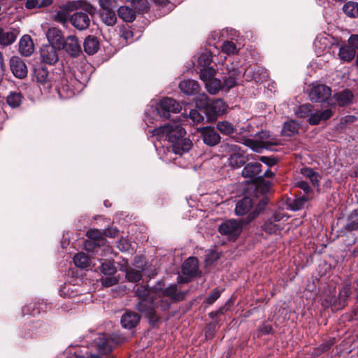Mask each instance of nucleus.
<instances>
[{
  "label": "nucleus",
  "instance_id": "nucleus-1",
  "mask_svg": "<svg viewBox=\"0 0 358 358\" xmlns=\"http://www.w3.org/2000/svg\"><path fill=\"white\" fill-rule=\"evenodd\" d=\"M152 136H157L159 141L165 140L172 145L167 148L169 152L181 155L188 152L192 146V141L185 138V130L178 122H173L164 127L156 128L152 131Z\"/></svg>",
  "mask_w": 358,
  "mask_h": 358
},
{
  "label": "nucleus",
  "instance_id": "nucleus-2",
  "mask_svg": "<svg viewBox=\"0 0 358 358\" xmlns=\"http://www.w3.org/2000/svg\"><path fill=\"white\" fill-rule=\"evenodd\" d=\"M279 139L271 135L267 131H262L254 138H248L245 145L257 152H261L263 149H269L271 145L279 144Z\"/></svg>",
  "mask_w": 358,
  "mask_h": 358
},
{
  "label": "nucleus",
  "instance_id": "nucleus-3",
  "mask_svg": "<svg viewBox=\"0 0 358 358\" xmlns=\"http://www.w3.org/2000/svg\"><path fill=\"white\" fill-rule=\"evenodd\" d=\"M216 71L213 68H204L200 69V78L204 83L206 90L210 94H216L223 90V83L215 78Z\"/></svg>",
  "mask_w": 358,
  "mask_h": 358
},
{
  "label": "nucleus",
  "instance_id": "nucleus-4",
  "mask_svg": "<svg viewBox=\"0 0 358 358\" xmlns=\"http://www.w3.org/2000/svg\"><path fill=\"white\" fill-rule=\"evenodd\" d=\"M181 106L178 102L172 98L165 97L159 102L156 110L159 115L164 118L170 117V113H178Z\"/></svg>",
  "mask_w": 358,
  "mask_h": 358
},
{
  "label": "nucleus",
  "instance_id": "nucleus-5",
  "mask_svg": "<svg viewBox=\"0 0 358 358\" xmlns=\"http://www.w3.org/2000/svg\"><path fill=\"white\" fill-rule=\"evenodd\" d=\"M281 213H274L271 217L265 221L262 229L269 234H277L285 228V222L287 217Z\"/></svg>",
  "mask_w": 358,
  "mask_h": 358
},
{
  "label": "nucleus",
  "instance_id": "nucleus-6",
  "mask_svg": "<svg viewBox=\"0 0 358 358\" xmlns=\"http://www.w3.org/2000/svg\"><path fill=\"white\" fill-rule=\"evenodd\" d=\"M242 229V222L236 220H227L219 227L220 233L229 239H236L241 234Z\"/></svg>",
  "mask_w": 358,
  "mask_h": 358
},
{
  "label": "nucleus",
  "instance_id": "nucleus-7",
  "mask_svg": "<svg viewBox=\"0 0 358 358\" xmlns=\"http://www.w3.org/2000/svg\"><path fill=\"white\" fill-rule=\"evenodd\" d=\"M199 271L198 259L189 257L182 264V272L185 277H178V282H187L190 278L196 276Z\"/></svg>",
  "mask_w": 358,
  "mask_h": 358
},
{
  "label": "nucleus",
  "instance_id": "nucleus-8",
  "mask_svg": "<svg viewBox=\"0 0 358 358\" xmlns=\"http://www.w3.org/2000/svg\"><path fill=\"white\" fill-rule=\"evenodd\" d=\"M331 94V88L322 84L313 85L310 90L309 97L312 101L324 102L329 99Z\"/></svg>",
  "mask_w": 358,
  "mask_h": 358
},
{
  "label": "nucleus",
  "instance_id": "nucleus-9",
  "mask_svg": "<svg viewBox=\"0 0 358 358\" xmlns=\"http://www.w3.org/2000/svg\"><path fill=\"white\" fill-rule=\"evenodd\" d=\"M134 261L138 269L129 268L126 271V278L131 282H138L142 278V272L145 270L143 261L141 257H135Z\"/></svg>",
  "mask_w": 358,
  "mask_h": 358
},
{
  "label": "nucleus",
  "instance_id": "nucleus-10",
  "mask_svg": "<svg viewBox=\"0 0 358 358\" xmlns=\"http://www.w3.org/2000/svg\"><path fill=\"white\" fill-rule=\"evenodd\" d=\"M157 301L152 299V296L142 299L138 303L136 308L143 314L149 317H152L155 313Z\"/></svg>",
  "mask_w": 358,
  "mask_h": 358
},
{
  "label": "nucleus",
  "instance_id": "nucleus-11",
  "mask_svg": "<svg viewBox=\"0 0 358 358\" xmlns=\"http://www.w3.org/2000/svg\"><path fill=\"white\" fill-rule=\"evenodd\" d=\"M42 61L50 65L55 64L58 61V54L52 45H43L41 48Z\"/></svg>",
  "mask_w": 358,
  "mask_h": 358
},
{
  "label": "nucleus",
  "instance_id": "nucleus-12",
  "mask_svg": "<svg viewBox=\"0 0 358 358\" xmlns=\"http://www.w3.org/2000/svg\"><path fill=\"white\" fill-rule=\"evenodd\" d=\"M65 51L71 56L76 57L81 52V46L75 36H68L62 44Z\"/></svg>",
  "mask_w": 358,
  "mask_h": 358
},
{
  "label": "nucleus",
  "instance_id": "nucleus-13",
  "mask_svg": "<svg viewBox=\"0 0 358 358\" xmlns=\"http://www.w3.org/2000/svg\"><path fill=\"white\" fill-rule=\"evenodd\" d=\"M70 21L76 29L80 31L86 29L90 24L88 15L82 11L73 13L70 18Z\"/></svg>",
  "mask_w": 358,
  "mask_h": 358
},
{
  "label": "nucleus",
  "instance_id": "nucleus-14",
  "mask_svg": "<svg viewBox=\"0 0 358 358\" xmlns=\"http://www.w3.org/2000/svg\"><path fill=\"white\" fill-rule=\"evenodd\" d=\"M10 69L13 75L18 78H23L27 76V69L24 62L18 57H12L10 60Z\"/></svg>",
  "mask_w": 358,
  "mask_h": 358
},
{
  "label": "nucleus",
  "instance_id": "nucleus-15",
  "mask_svg": "<svg viewBox=\"0 0 358 358\" xmlns=\"http://www.w3.org/2000/svg\"><path fill=\"white\" fill-rule=\"evenodd\" d=\"M227 110L226 103L221 99H217L210 101L209 106L207 108L206 115L209 118H213L216 116L222 115Z\"/></svg>",
  "mask_w": 358,
  "mask_h": 358
},
{
  "label": "nucleus",
  "instance_id": "nucleus-16",
  "mask_svg": "<svg viewBox=\"0 0 358 358\" xmlns=\"http://www.w3.org/2000/svg\"><path fill=\"white\" fill-rule=\"evenodd\" d=\"M202 139L206 145L214 146L220 141V134L211 127H203L201 129Z\"/></svg>",
  "mask_w": 358,
  "mask_h": 358
},
{
  "label": "nucleus",
  "instance_id": "nucleus-17",
  "mask_svg": "<svg viewBox=\"0 0 358 358\" xmlns=\"http://www.w3.org/2000/svg\"><path fill=\"white\" fill-rule=\"evenodd\" d=\"M241 75V71L237 69H228L227 73L223 77L224 90L228 91L235 87Z\"/></svg>",
  "mask_w": 358,
  "mask_h": 358
},
{
  "label": "nucleus",
  "instance_id": "nucleus-18",
  "mask_svg": "<svg viewBox=\"0 0 358 358\" xmlns=\"http://www.w3.org/2000/svg\"><path fill=\"white\" fill-rule=\"evenodd\" d=\"M179 88L182 92L187 95H194L199 92L200 86L194 80H184L179 83Z\"/></svg>",
  "mask_w": 358,
  "mask_h": 358
},
{
  "label": "nucleus",
  "instance_id": "nucleus-19",
  "mask_svg": "<svg viewBox=\"0 0 358 358\" xmlns=\"http://www.w3.org/2000/svg\"><path fill=\"white\" fill-rule=\"evenodd\" d=\"M34 50V43L29 35L23 36L19 42V51L24 57L30 56Z\"/></svg>",
  "mask_w": 358,
  "mask_h": 358
},
{
  "label": "nucleus",
  "instance_id": "nucleus-20",
  "mask_svg": "<svg viewBox=\"0 0 358 358\" xmlns=\"http://www.w3.org/2000/svg\"><path fill=\"white\" fill-rule=\"evenodd\" d=\"M140 316L136 313L127 311L121 318L122 327L125 329H132L139 322Z\"/></svg>",
  "mask_w": 358,
  "mask_h": 358
},
{
  "label": "nucleus",
  "instance_id": "nucleus-21",
  "mask_svg": "<svg viewBox=\"0 0 358 358\" xmlns=\"http://www.w3.org/2000/svg\"><path fill=\"white\" fill-rule=\"evenodd\" d=\"M95 342L101 354L106 355L112 350L111 341L106 334H99Z\"/></svg>",
  "mask_w": 358,
  "mask_h": 358
},
{
  "label": "nucleus",
  "instance_id": "nucleus-22",
  "mask_svg": "<svg viewBox=\"0 0 358 358\" xmlns=\"http://www.w3.org/2000/svg\"><path fill=\"white\" fill-rule=\"evenodd\" d=\"M332 115V112L330 109H326L323 111L316 110L311 112L308 119V122L312 125L318 124L322 121H325L329 119Z\"/></svg>",
  "mask_w": 358,
  "mask_h": 358
},
{
  "label": "nucleus",
  "instance_id": "nucleus-23",
  "mask_svg": "<svg viewBox=\"0 0 358 358\" xmlns=\"http://www.w3.org/2000/svg\"><path fill=\"white\" fill-rule=\"evenodd\" d=\"M350 294V286L346 285L343 286L341 289H340L338 299L335 298L334 300H331L330 303L333 306H336L338 304V308L343 307Z\"/></svg>",
  "mask_w": 358,
  "mask_h": 358
},
{
  "label": "nucleus",
  "instance_id": "nucleus-24",
  "mask_svg": "<svg viewBox=\"0 0 358 358\" xmlns=\"http://www.w3.org/2000/svg\"><path fill=\"white\" fill-rule=\"evenodd\" d=\"M261 167V164L258 162L250 163L243 168L242 175L245 178H255L260 173Z\"/></svg>",
  "mask_w": 358,
  "mask_h": 358
},
{
  "label": "nucleus",
  "instance_id": "nucleus-25",
  "mask_svg": "<svg viewBox=\"0 0 358 358\" xmlns=\"http://www.w3.org/2000/svg\"><path fill=\"white\" fill-rule=\"evenodd\" d=\"M47 38L50 43V45H62L63 40L62 31L57 28H50L46 34Z\"/></svg>",
  "mask_w": 358,
  "mask_h": 358
},
{
  "label": "nucleus",
  "instance_id": "nucleus-26",
  "mask_svg": "<svg viewBox=\"0 0 358 358\" xmlns=\"http://www.w3.org/2000/svg\"><path fill=\"white\" fill-rule=\"evenodd\" d=\"M84 50L88 55H93L99 48V43L94 36H87L83 43Z\"/></svg>",
  "mask_w": 358,
  "mask_h": 358
},
{
  "label": "nucleus",
  "instance_id": "nucleus-27",
  "mask_svg": "<svg viewBox=\"0 0 358 358\" xmlns=\"http://www.w3.org/2000/svg\"><path fill=\"white\" fill-rule=\"evenodd\" d=\"M252 206V200L250 197H244L236 206L235 211L237 215L246 214Z\"/></svg>",
  "mask_w": 358,
  "mask_h": 358
},
{
  "label": "nucleus",
  "instance_id": "nucleus-28",
  "mask_svg": "<svg viewBox=\"0 0 358 358\" xmlns=\"http://www.w3.org/2000/svg\"><path fill=\"white\" fill-rule=\"evenodd\" d=\"M164 295L167 296L171 300L173 301H181L185 297V292L178 290L176 285H172L166 288L164 292Z\"/></svg>",
  "mask_w": 358,
  "mask_h": 358
},
{
  "label": "nucleus",
  "instance_id": "nucleus-29",
  "mask_svg": "<svg viewBox=\"0 0 358 358\" xmlns=\"http://www.w3.org/2000/svg\"><path fill=\"white\" fill-rule=\"evenodd\" d=\"M299 127L300 125L296 121H288L284 124L282 129V134L284 136H292L298 132Z\"/></svg>",
  "mask_w": 358,
  "mask_h": 358
},
{
  "label": "nucleus",
  "instance_id": "nucleus-30",
  "mask_svg": "<svg viewBox=\"0 0 358 358\" xmlns=\"http://www.w3.org/2000/svg\"><path fill=\"white\" fill-rule=\"evenodd\" d=\"M301 173L303 176L308 178L310 180L313 186H319V182L321 178L318 173L314 171L313 169L308 167L301 169Z\"/></svg>",
  "mask_w": 358,
  "mask_h": 358
},
{
  "label": "nucleus",
  "instance_id": "nucleus-31",
  "mask_svg": "<svg viewBox=\"0 0 358 358\" xmlns=\"http://www.w3.org/2000/svg\"><path fill=\"white\" fill-rule=\"evenodd\" d=\"M118 15L124 21L132 22L136 17V12L128 6H120L118 9Z\"/></svg>",
  "mask_w": 358,
  "mask_h": 358
},
{
  "label": "nucleus",
  "instance_id": "nucleus-32",
  "mask_svg": "<svg viewBox=\"0 0 358 358\" xmlns=\"http://www.w3.org/2000/svg\"><path fill=\"white\" fill-rule=\"evenodd\" d=\"M355 52L350 45H344L341 47L338 52V55L341 59L345 62H350L355 57Z\"/></svg>",
  "mask_w": 358,
  "mask_h": 358
},
{
  "label": "nucleus",
  "instance_id": "nucleus-33",
  "mask_svg": "<svg viewBox=\"0 0 358 358\" xmlns=\"http://www.w3.org/2000/svg\"><path fill=\"white\" fill-rule=\"evenodd\" d=\"M334 97L340 106H345L351 102L353 95L349 90H344L334 94Z\"/></svg>",
  "mask_w": 358,
  "mask_h": 358
},
{
  "label": "nucleus",
  "instance_id": "nucleus-34",
  "mask_svg": "<svg viewBox=\"0 0 358 358\" xmlns=\"http://www.w3.org/2000/svg\"><path fill=\"white\" fill-rule=\"evenodd\" d=\"M73 262L77 267L86 268L90 265V259L85 253L80 252L74 256Z\"/></svg>",
  "mask_w": 358,
  "mask_h": 358
},
{
  "label": "nucleus",
  "instance_id": "nucleus-35",
  "mask_svg": "<svg viewBox=\"0 0 358 358\" xmlns=\"http://www.w3.org/2000/svg\"><path fill=\"white\" fill-rule=\"evenodd\" d=\"M16 34L13 31H4L0 29V45L6 46L13 43L16 39Z\"/></svg>",
  "mask_w": 358,
  "mask_h": 358
},
{
  "label": "nucleus",
  "instance_id": "nucleus-36",
  "mask_svg": "<svg viewBox=\"0 0 358 358\" xmlns=\"http://www.w3.org/2000/svg\"><path fill=\"white\" fill-rule=\"evenodd\" d=\"M343 12L350 17H358V3L355 1H348L343 7Z\"/></svg>",
  "mask_w": 358,
  "mask_h": 358
},
{
  "label": "nucleus",
  "instance_id": "nucleus-37",
  "mask_svg": "<svg viewBox=\"0 0 358 358\" xmlns=\"http://www.w3.org/2000/svg\"><path fill=\"white\" fill-rule=\"evenodd\" d=\"M244 163V155L241 152L231 155L229 157V165L234 169L241 167Z\"/></svg>",
  "mask_w": 358,
  "mask_h": 358
},
{
  "label": "nucleus",
  "instance_id": "nucleus-38",
  "mask_svg": "<svg viewBox=\"0 0 358 358\" xmlns=\"http://www.w3.org/2000/svg\"><path fill=\"white\" fill-rule=\"evenodd\" d=\"M57 90L61 96H63L62 94V92L66 93V94L64 95V98H68L75 94V90L71 83L68 84L67 80H62V87L61 88H58Z\"/></svg>",
  "mask_w": 358,
  "mask_h": 358
},
{
  "label": "nucleus",
  "instance_id": "nucleus-39",
  "mask_svg": "<svg viewBox=\"0 0 358 358\" xmlns=\"http://www.w3.org/2000/svg\"><path fill=\"white\" fill-rule=\"evenodd\" d=\"M217 129L224 135H229L235 131L233 124L226 120L218 122Z\"/></svg>",
  "mask_w": 358,
  "mask_h": 358
},
{
  "label": "nucleus",
  "instance_id": "nucleus-40",
  "mask_svg": "<svg viewBox=\"0 0 358 358\" xmlns=\"http://www.w3.org/2000/svg\"><path fill=\"white\" fill-rule=\"evenodd\" d=\"M103 22L109 26H112L115 24L117 21V17L115 10H103L101 14Z\"/></svg>",
  "mask_w": 358,
  "mask_h": 358
},
{
  "label": "nucleus",
  "instance_id": "nucleus-41",
  "mask_svg": "<svg viewBox=\"0 0 358 358\" xmlns=\"http://www.w3.org/2000/svg\"><path fill=\"white\" fill-rule=\"evenodd\" d=\"M195 103L197 108H203L205 113H206L207 108L209 106L210 101L206 94L202 93L195 98Z\"/></svg>",
  "mask_w": 358,
  "mask_h": 358
},
{
  "label": "nucleus",
  "instance_id": "nucleus-42",
  "mask_svg": "<svg viewBox=\"0 0 358 358\" xmlns=\"http://www.w3.org/2000/svg\"><path fill=\"white\" fill-rule=\"evenodd\" d=\"M22 99V96L20 93L13 92L7 96V103L12 108H15L20 105Z\"/></svg>",
  "mask_w": 358,
  "mask_h": 358
},
{
  "label": "nucleus",
  "instance_id": "nucleus-43",
  "mask_svg": "<svg viewBox=\"0 0 358 358\" xmlns=\"http://www.w3.org/2000/svg\"><path fill=\"white\" fill-rule=\"evenodd\" d=\"M198 64L201 69L210 68L209 65L212 62V55L208 52H203L198 57Z\"/></svg>",
  "mask_w": 358,
  "mask_h": 358
},
{
  "label": "nucleus",
  "instance_id": "nucleus-44",
  "mask_svg": "<svg viewBox=\"0 0 358 358\" xmlns=\"http://www.w3.org/2000/svg\"><path fill=\"white\" fill-rule=\"evenodd\" d=\"M59 294L64 297H74L76 293L74 292L73 286L70 284H64L59 289Z\"/></svg>",
  "mask_w": 358,
  "mask_h": 358
},
{
  "label": "nucleus",
  "instance_id": "nucleus-45",
  "mask_svg": "<svg viewBox=\"0 0 358 358\" xmlns=\"http://www.w3.org/2000/svg\"><path fill=\"white\" fill-rule=\"evenodd\" d=\"M221 148H222V150L228 153L229 156L241 152V149L238 145L229 142L223 143Z\"/></svg>",
  "mask_w": 358,
  "mask_h": 358
},
{
  "label": "nucleus",
  "instance_id": "nucleus-46",
  "mask_svg": "<svg viewBox=\"0 0 358 358\" xmlns=\"http://www.w3.org/2000/svg\"><path fill=\"white\" fill-rule=\"evenodd\" d=\"M101 272L106 275H111L116 272V268L111 262H105L100 267Z\"/></svg>",
  "mask_w": 358,
  "mask_h": 358
},
{
  "label": "nucleus",
  "instance_id": "nucleus-47",
  "mask_svg": "<svg viewBox=\"0 0 358 358\" xmlns=\"http://www.w3.org/2000/svg\"><path fill=\"white\" fill-rule=\"evenodd\" d=\"M312 112V106L310 104H303L299 107L296 111V115L299 117H310Z\"/></svg>",
  "mask_w": 358,
  "mask_h": 358
},
{
  "label": "nucleus",
  "instance_id": "nucleus-48",
  "mask_svg": "<svg viewBox=\"0 0 358 358\" xmlns=\"http://www.w3.org/2000/svg\"><path fill=\"white\" fill-rule=\"evenodd\" d=\"M308 197L306 196H302L295 199L291 203V208L293 210H298L302 208L308 202Z\"/></svg>",
  "mask_w": 358,
  "mask_h": 358
},
{
  "label": "nucleus",
  "instance_id": "nucleus-49",
  "mask_svg": "<svg viewBox=\"0 0 358 358\" xmlns=\"http://www.w3.org/2000/svg\"><path fill=\"white\" fill-rule=\"evenodd\" d=\"M135 294L138 297L139 301L152 296L151 292L145 285L138 286L135 290Z\"/></svg>",
  "mask_w": 358,
  "mask_h": 358
},
{
  "label": "nucleus",
  "instance_id": "nucleus-50",
  "mask_svg": "<svg viewBox=\"0 0 358 358\" xmlns=\"http://www.w3.org/2000/svg\"><path fill=\"white\" fill-rule=\"evenodd\" d=\"M222 51L227 55L235 54L237 52V48L234 43L231 41H225L222 44Z\"/></svg>",
  "mask_w": 358,
  "mask_h": 358
},
{
  "label": "nucleus",
  "instance_id": "nucleus-51",
  "mask_svg": "<svg viewBox=\"0 0 358 358\" xmlns=\"http://www.w3.org/2000/svg\"><path fill=\"white\" fill-rule=\"evenodd\" d=\"M99 4L103 10H115L117 6L115 0H100Z\"/></svg>",
  "mask_w": 358,
  "mask_h": 358
},
{
  "label": "nucleus",
  "instance_id": "nucleus-52",
  "mask_svg": "<svg viewBox=\"0 0 358 358\" xmlns=\"http://www.w3.org/2000/svg\"><path fill=\"white\" fill-rule=\"evenodd\" d=\"M189 117L194 123H200L204 120L203 116L197 110H191L189 114Z\"/></svg>",
  "mask_w": 358,
  "mask_h": 358
},
{
  "label": "nucleus",
  "instance_id": "nucleus-53",
  "mask_svg": "<svg viewBox=\"0 0 358 358\" xmlns=\"http://www.w3.org/2000/svg\"><path fill=\"white\" fill-rule=\"evenodd\" d=\"M103 232L99 229H90L87 232V236L92 240H99L103 238Z\"/></svg>",
  "mask_w": 358,
  "mask_h": 358
},
{
  "label": "nucleus",
  "instance_id": "nucleus-54",
  "mask_svg": "<svg viewBox=\"0 0 358 358\" xmlns=\"http://www.w3.org/2000/svg\"><path fill=\"white\" fill-rule=\"evenodd\" d=\"M221 291L215 289L207 297L206 303L209 305L213 303L220 296Z\"/></svg>",
  "mask_w": 358,
  "mask_h": 358
},
{
  "label": "nucleus",
  "instance_id": "nucleus-55",
  "mask_svg": "<svg viewBox=\"0 0 358 358\" xmlns=\"http://www.w3.org/2000/svg\"><path fill=\"white\" fill-rule=\"evenodd\" d=\"M118 282L117 278L114 276L108 275L104 278H102L101 282L105 287H110L115 285Z\"/></svg>",
  "mask_w": 358,
  "mask_h": 358
},
{
  "label": "nucleus",
  "instance_id": "nucleus-56",
  "mask_svg": "<svg viewBox=\"0 0 358 358\" xmlns=\"http://www.w3.org/2000/svg\"><path fill=\"white\" fill-rule=\"evenodd\" d=\"M130 243L129 241L127 239V238H120L118 242H117V248L121 250V251H127L129 248H130Z\"/></svg>",
  "mask_w": 358,
  "mask_h": 358
},
{
  "label": "nucleus",
  "instance_id": "nucleus-57",
  "mask_svg": "<svg viewBox=\"0 0 358 358\" xmlns=\"http://www.w3.org/2000/svg\"><path fill=\"white\" fill-rule=\"evenodd\" d=\"M38 81L43 83L45 87H50V85L48 83V73L43 70L38 73L37 76Z\"/></svg>",
  "mask_w": 358,
  "mask_h": 358
},
{
  "label": "nucleus",
  "instance_id": "nucleus-58",
  "mask_svg": "<svg viewBox=\"0 0 358 358\" xmlns=\"http://www.w3.org/2000/svg\"><path fill=\"white\" fill-rule=\"evenodd\" d=\"M348 43L356 52V50H358V34L352 35L348 39Z\"/></svg>",
  "mask_w": 358,
  "mask_h": 358
},
{
  "label": "nucleus",
  "instance_id": "nucleus-59",
  "mask_svg": "<svg viewBox=\"0 0 358 358\" xmlns=\"http://www.w3.org/2000/svg\"><path fill=\"white\" fill-rule=\"evenodd\" d=\"M39 0H27L24 6L27 9L38 8Z\"/></svg>",
  "mask_w": 358,
  "mask_h": 358
},
{
  "label": "nucleus",
  "instance_id": "nucleus-60",
  "mask_svg": "<svg viewBox=\"0 0 358 358\" xmlns=\"http://www.w3.org/2000/svg\"><path fill=\"white\" fill-rule=\"evenodd\" d=\"M259 160L268 166H272L277 163V161L275 159L271 158L268 157H261Z\"/></svg>",
  "mask_w": 358,
  "mask_h": 358
},
{
  "label": "nucleus",
  "instance_id": "nucleus-61",
  "mask_svg": "<svg viewBox=\"0 0 358 358\" xmlns=\"http://www.w3.org/2000/svg\"><path fill=\"white\" fill-rule=\"evenodd\" d=\"M296 185L302 190H303V192L306 194L309 193L311 191V188L306 182L299 181L296 183Z\"/></svg>",
  "mask_w": 358,
  "mask_h": 358
},
{
  "label": "nucleus",
  "instance_id": "nucleus-62",
  "mask_svg": "<svg viewBox=\"0 0 358 358\" xmlns=\"http://www.w3.org/2000/svg\"><path fill=\"white\" fill-rule=\"evenodd\" d=\"M119 231L116 228H108L104 231L106 236L114 238L118 235Z\"/></svg>",
  "mask_w": 358,
  "mask_h": 358
},
{
  "label": "nucleus",
  "instance_id": "nucleus-63",
  "mask_svg": "<svg viewBox=\"0 0 358 358\" xmlns=\"http://www.w3.org/2000/svg\"><path fill=\"white\" fill-rule=\"evenodd\" d=\"M345 228L348 231L357 230L358 229V220H352V221L348 222L346 224Z\"/></svg>",
  "mask_w": 358,
  "mask_h": 358
},
{
  "label": "nucleus",
  "instance_id": "nucleus-64",
  "mask_svg": "<svg viewBox=\"0 0 358 358\" xmlns=\"http://www.w3.org/2000/svg\"><path fill=\"white\" fill-rule=\"evenodd\" d=\"M272 330V327L271 325L269 324H263L261 328H260V331L264 334H269Z\"/></svg>",
  "mask_w": 358,
  "mask_h": 358
}]
</instances>
